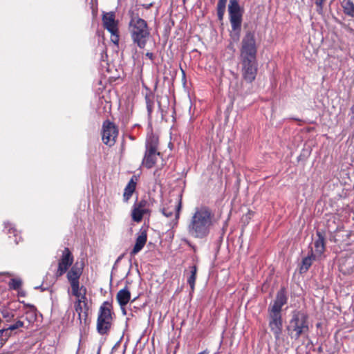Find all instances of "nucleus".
<instances>
[{
    "mask_svg": "<svg viewBox=\"0 0 354 354\" xmlns=\"http://www.w3.org/2000/svg\"><path fill=\"white\" fill-rule=\"evenodd\" d=\"M6 329H1L0 330V337L3 335V332L6 331Z\"/></svg>",
    "mask_w": 354,
    "mask_h": 354,
    "instance_id": "nucleus-34",
    "label": "nucleus"
},
{
    "mask_svg": "<svg viewBox=\"0 0 354 354\" xmlns=\"http://www.w3.org/2000/svg\"><path fill=\"white\" fill-rule=\"evenodd\" d=\"M82 270V267H78L77 263H75L67 272L66 277L71 286L80 283Z\"/></svg>",
    "mask_w": 354,
    "mask_h": 354,
    "instance_id": "nucleus-16",
    "label": "nucleus"
},
{
    "mask_svg": "<svg viewBox=\"0 0 354 354\" xmlns=\"http://www.w3.org/2000/svg\"><path fill=\"white\" fill-rule=\"evenodd\" d=\"M316 259H317V257H314L312 254L310 255L305 257L302 260V264H301V266L300 268L301 272L307 271L308 270V268L310 267V266L312 265L313 261L314 260H315Z\"/></svg>",
    "mask_w": 354,
    "mask_h": 354,
    "instance_id": "nucleus-23",
    "label": "nucleus"
},
{
    "mask_svg": "<svg viewBox=\"0 0 354 354\" xmlns=\"http://www.w3.org/2000/svg\"><path fill=\"white\" fill-rule=\"evenodd\" d=\"M228 12L232 29L230 37L234 41H237L240 37L243 16V9L240 7L238 0H230Z\"/></svg>",
    "mask_w": 354,
    "mask_h": 354,
    "instance_id": "nucleus-5",
    "label": "nucleus"
},
{
    "mask_svg": "<svg viewBox=\"0 0 354 354\" xmlns=\"http://www.w3.org/2000/svg\"><path fill=\"white\" fill-rule=\"evenodd\" d=\"M214 214L207 206L194 209L187 226L188 234L195 239H204L210 233L213 225Z\"/></svg>",
    "mask_w": 354,
    "mask_h": 354,
    "instance_id": "nucleus-1",
    "label": "nucleus"
},
{
    "mask_svg": "<svg viewBox=\"0 0 354 354\" xmlns=\"http://www.w3.org/2000/svg\"><path fill=\"white\" fill-rule=\"evenodd\" d=\"M241 74L243 80L248 83L252 82L257 74V60L241 59Z\"/></svg>",
    "mask_w": 354,
    "mask_h": 354,
    "instance_id": "nucleus-11",
    "label": "nucleus"
},
{
    "mask_svg": "<svg viewBox=\"0 0 354 354\" xmlns=\"http://www.w3.org/2000/svg\"><path fill=\"white\" fill-rule=\"evenodd\" d=\"M183 1L184 3L185 2V0H183Z\"/></svg>",
    "mask_w": 354,
    "mask_h": 354,
    "instance_id": "nucleus-37",
    "label": "nucleus"
},
{
    "mask_svg": "<svg viewBox=\"0 0 354 354\" xmlns=\"http://www.w3.org/2000/svg\"><path fill=\"white\" fill-rule=\"evenodd\" d=\"M351 112L353 115V118H354V104L351 108Z\"/></svg>",
    "mask_w": 354,
    "mask_h": 354,
    "instance_id": "nucleus-33",
    "label": "nucleus"
},
{
    "mask_svg": "<svg viewBox=\"0 0 354 354\" xmlns=\"http://www.w3.org/2000/svg\"><path fill=\"white\" fill-rule=\"evenodd\" d=\"M102 20L103 27L111 34V41L118 46L120 40L119 21L115 19V12H104Z\"/></svg>",
    "mask_w": 354,
    "mask_h": 354,
    "instance_id": "nucleus-8",
    "label": "nucleus"
},
{
    "mask_svg": "<svg viewBox=\"0 0 354 354\" xmlns=\"http://www.w3.org/2000/svg\"><path fill=\"white\" fill-rule=\"evenodd\" d=\"M343 8L345 14L354 17V4L351 1H344Z\"/></svg>",
    "mask_w": 354,
    "mask_h": 354,
    "instance_id": "nucleus-24",
    "label": "nucleus"
},
{
    "mask_svg": "<svg viewBox=\"0 0 354 354\" xmlns=\"http://www.w3.org/2000/svg\"><path fill=\"white\" fill-rule=\"evenodd\" d=\"M74 308L78 315L80 323L82 324V322L86 323L88 310V300L76 299L74 303Z\"/></svg>",
    "mask_w": 354,
    "mask_h": 354,
    "instance_id": "nucleus-15",
    "label": "nucleus"
},
{
    "mask_svg": "<svg viewBox=\"0 0 354 354\" xmlns=\"http://www.w3.org/2000/svg\"><path fill=\"white\" fill-rule=\"evenodd\" d=\"M129 30L134 44L144 48L150 36L147 23L138 16H132L129 24Z\"/></svg>",
    "mask_w": 354,
    "mask_h": 354,
    "instance_id": "nucleus-3",
    "label": "nucleus"
},
{
    "mask_svg": "<svg viewBox=\"0 0 354 354\" xmlns=\"http://www.w3.org/2000/svg\"><path fill=\"white\" fill-rule=\"evenodd\" d=\"M21 286V281L18 279H12L9 283L10 288L14 290L19 289Z\"/></svg>",
    "mask_w": 354,
    "mask_h": 354,
    "instance_id": "nucleus-25",
    "label": "nucleus"
},
{
    "mask_svg": "<svg viewBox=\"0 0 354 354\" xmlns=\"http://www.w3.org/2000/svg\"><path fill=\"white\" fill-rule=\"evenodd\" d=\"M73 263V257L72 253L68 248H65L62 251L61 258L58 261V268L55 273L56 276L57 277L62 276Z\"/></svg>",
    "mask_w": 354,
    "mask_h": 354,
    "instance_id": "nucleus-13",
    "label": "nucleus"
},
{
    "mask_svg": "<svg viewBox=\"0 0 354 354\" xmlns=\"http://www.w3.org/2000/svg\"><path fill=\"white\" fill-rule=\"evenodd\" d=\"M130 298L131 293L127 288L120 290L116 295L117 301L121 307L126 306L129 301Z\"/></svg>",
    "mask_w": 354,
    "mask_h": 354,
    "instance_id": "nucleus-20",
    "label": "nucleus"
},
{
    "mask_svg": "<svg viewBox=\"0 0 354 354\" xmlns=\"http://www.w3.org/2000/svg\"><path fill=\"white\" fill-rule=\"evenodd\" d=\"M136 182L133 179H131L127 185L126 186L123 194L124 201L125 202H127L129 199L131 197L133 193L136 189Z\"/></svg>",
    "mask_w": 354,
    "mask_h": 354,
    "instance_id": "nucleus-21",
    "label": "nucleus"
},
{
    "mask_svg": "<svg viewBox=\"0 0 354 354\" xmlns=\"http://www.w3.org/2000/svg\"><path fill=\"white\" fill-rule=\"evenodd\" d=\"M181 209V198L178 196L169 200L168 204H165L162 208V214L171 219L172 225H176L180 216Z\"/></svg>",
    "mask_w": 354,
    "mask_h": 354,
    "instance_id": "nucleus-10",
    "label": "nucleus"
},
{
    "mask_svg": "<svg viewBox=\"0 0 354 354\" xmlns=\"http://www.w3.org/2000/svg\"><path fill=\"white\" fill-rule=\"evenodd\" d=\"M147 202L144 200L133 205L131 211L132 220L140 223L145 214H149V210L146 207Z\"/></svg>",
    "mask_w": 354,
    "mask_h": 354,
    "instance_id": "nucleus-14",
    "label": "nucleus"
},
{
    "mask_svg": "<svg viewBox=\"0 0 354 354\" xmlns=\"http://www.w3.org/2000/svg\"><path fill=\"white\" fill-rule=\"evenodd\" d=\"M151 96L150 95H147L146 96V103H147V111L149 113H151L152 112V110H153V100L150 99Z\"/></svg>",
    "mask_w": 354,
    "mask_h": 354,
    "instance_id": "nucleus-28",
    "label": "nucleus"
},
{
    "mask_svg": "<svg viewBox=\"0 0 354 354\" xmlns=\"http://www.w3.org/2000/svg\"><path fill=\"white\" fill-rule=\"evenodd\" d=\"M225 10V6L217 5V15L219 20H222Z\"/></svg>",
    "mask_w": 354,
    "mask_h": 354,
    "instance_id": "nucleus-26",
    "label": "nucleus"
},
{
    "mask_svg": "<svg viewBox=\"0 0 354 354\" xmlns=\"http://www.w3.org/2000/svg\"><path fill=\"white\" fill-rule=\"evenodd\" d=\"M315 4L317 6V12L319 13L322 12V8H323V4L326 0H315Z\"/></svg>",
    "mask_w": 354,
    "mask_h": 354,
    "instance_id": "nucleus-30",
    "label": "nucleus"
},
{
    "mask_svg": "<svg viewBox=\"0 0 354 354\" xmlns=\"http://www.w3.org/2000/svg\"><path fill=\"white\" fill-rule=\"evenodd\" d=\"M146 56L148 57L151 60L153 59V54L152 53H147Z\"/></svg>",
    "mask_w": 354,
    "mask_h": 354,
    "instance_id": "nucleus-31",
    "label": "nucleus"
},
{
    "mask_svg": "<svg viewBox=\"0 0 354 354\" xmlns=\"http://www.w3.org/2000/svg\"><path fill=\"white\" fill-rule=\"evenodd\" d=\"M1 314L3 317L6 319L8 322L11 321L14 318V314L8 310H3Z\"/></svg>",
    "mask_w": 354,
    "mask_h": 354,
    "instance_id": "nucleus-27",
    "label": "nucleus"
},
{
    "mask_svg": "<svg viewBox=\"0 0 354 354\" xmlns=\"http://www.w3.org/2000/svg\"><path fill=\"white\" fill-rule=\"evenodd\" d=\"M151 4L147 5L146 8H149Z\"/></svg>",
    "mask_w": 354,
    "mask_h": 354,
    "instance_id": "nucleus-36",
    "label": "nucleus"
},
{
    "mask_svg": "<svg viewBox=\"0 0 354 354\" xmlns=\"http://www.w3.org/2000/svg\"><path fill=\"white\" fill-rule=\"evenodd\" d=\"M118 131L113 123L106 121L103 124L102 140L109 146H112L115 142Z\"/></svg>",
    "mask_w": 354,
    "mask_h": 354,
    "instance_id": "nucleus-12",
    "label": "nucleus"
},
{
    "mask_svg": "<svg viewBox=\"0 0 354 354\" xmlns=\"http://www.w3.org/2000/svg\"><path fill=\"white\" fill-rule=\"evenodd\" d=\"M228 47H229L231 50H234V46H233V45H232V44H230L229 45V46H228Z\"/></svg>",
    "mask_w": 354,
    "mask_h": 354,
    "instance_id": "nucleus-35",
    "label": "nucleus"
},
{
    "mask_svg": "<svg viewBox=\"0 0 354 354\" xmlns=\"http://www.w3.org/2000/svg\"><path fill=\"white\" fill-rule=\"evenodd\" d=\"M197 268L193 266L190 268V274L187 278V283L190 286L192 290H194L195 281L196 279Z\"/></svg>",
    "mask_w": 354,
    "mask_h": 354,
    "instance_id": "nucleus-22",
    "label": "nucleus"
},
{
    "mask_svg": "<svg viewBox=\"0 0 354 354\" xmlns=\"http://www.w3.org/2000/svg\"><path fill=\"white\" fill-rule=\"evenodd\" d=\"M24 326V322L21 321H17L14 324L10 325L8 328H6V330H14L15 329H17L19 328H21Z\"/></svg>",
    "mask_w": 354,
    "mask_h": 354,
    "instance_id": "nucleus-29",
    "label": "nucleus"
},
{
    "mask_svg": "<svg viewBox=\"0 0 354 354\" xmlns=\"http://www.w3.org/2000/svg\"><path fill=\"white\" fill-rule=\"evenodd\" d=\"M113 322L111 304L104 301L100 307L97 319L96 328L98 333L105 335L110 330Z\"/></svg>",
    "mask_w": 354,
    "mask_h": 354,
    "instance_id": "nucleus-6",
    "label": "nucleus"
},
{
    "mask_svg": "<svg viewBox=\"0 0 354 354\" xmlns=\"http://www.w3.org/2000/svg\"><path fill=\"white\" fill-rule=\"evenodd\" d=\"M287 297L284 290H280L273 302L268 308V326L274 334L276 341H279L283 331V320L281 308L286 304Z\"/></svg>",
    "mask_w": 354,
    "mask_h": 354,
    "instance_id": "nucleus-2",
    "label": "nucleus"
},
{
    "mask_svg": "<svg viewBox=\"0 0 354 354\" xmlns=\"http://www.w3.org/2000/svg\"><path fill=\"white\" fill-rule=\"evenodd\" d=\"M158 139L154 136H151L147 139L146 151L142 160V165L147 168H151L156 162L160 153L158 151Z\"/></svg>",
    "mask_w": 354,
    "mask_h": 354,
    "instance_id": "nucleus-7",
    "label": "nucleus"
},
{
    "mask_svg": "<svg viewBox=\"0 0 354 354\" xmlns=\"http://www.w3.org/2000/svg\"><path fill=\"white\" fill-rule=\"evenodd\" d=\"M287 329L290 337L295 339H298L301 335L308 333L309 330L308 315L302 311L293 312Z\"/></svg>",
    "mask_w": 354,
    "mask_h": 354,
    "instance_id": "nucleus-4",
    "label": "nucleus"
},
{
    "mask_svg": "<svg viewBox=\"0 0 354 354\" xmlns=\"http://www.w3.org/2000/svg\"><path fill=\"white\" fill-rule=\"evenodd\" d=\"M317 239L314 242L315 250H311V254L314 257H320L325 251L324 236L320 232H317Z\"/></svg>",
    "mask_w": 354,
    "mask_h": 354,
    "instance_id": "nucleus-17",
    "label": "nucleus"
},
{
    "mask_svg": "<svg viewBox=\"0 0 354 354\" xmlns=\"http://www.w3.org/2000/svg\"><path fill=\"white\" fill-rule=\"evenodd\" d=\"M257 51L254 35L248 32L242 40L241 59L257 60Z\"/></svg>",
    "mask_w": 354,
    "mask_h": 354,
    "instance_id": "nucleus-9",
    "label": "nucleus"
},
{
    "mask_svg": "<svg viewBox=\"0 0 354 354\" xmlns=\"http://www.w3.org/2000/svg\"><path fill=\"white\" fill-rule=\"evenodd\" d=\"M147 240V234L146 230L141 231L136 239V244L131 252V254L133 256L138 253L146 244Z\"/></svg>",
    "mask_w": 354,
    "mask_h": 354,
    "instance_id": "nucleus-19",
    "label": "nucleus"
},
{
    "mask_svg": "<svg viewBox=\"0 0 354 354\" xmlns=\"http://www.w3.org/2000/svg\"><path fill=\"white\" fill-rule=\"evenodd\" d=\"M227 1V0H219L218 4L226 6Z\"/></svg>",
    "mask_w": 354,
    "mask_h": 354,
    "instance_id": "nucleus-32",
    "label": "nucleus"
},
{
    "mask_svg": "<svg viewBox=\"0 0 354 354\" xmlns=\"http://www.w3.org/2000/svg\"><path fill=\"white\" fill-rule=\"evenodd\" d=\"M68 294L73 295L76 299L86 300L87 290L84 286H81L80 283L71 286V290L68 291Z\"/></svg>",
    "mask_w": 354,
    "mask_h": 354,
    "instance_id": "nucleus-18",
    "label": "nucleus"
}]
</instances>
